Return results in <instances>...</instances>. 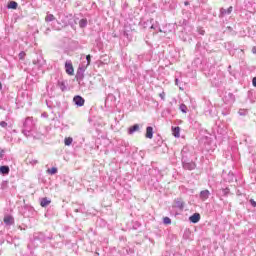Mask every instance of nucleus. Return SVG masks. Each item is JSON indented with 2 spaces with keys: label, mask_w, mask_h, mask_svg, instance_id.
<instances>
[{
  "label": "nucleus",
  "mask_w": 256,
  "mask_h": 256,
  "mask_svg": "<svg viewBox=\"0 0 256 256\" xmlns=\"http://www.w3.org/2000/svg\"><path fill=\"white\" fill-rule=\"evenodd\" d=\"M175 83H176V85H179V79H175Z\"/></svg>",
  "instance_id": "obj_34"
},
{
  "label": "nucleus",
  "mask_w": 256,
  "mask_h": 256,
  "mask_svg": "<svg viewBox=\"0 0 256 256\" xmlns=\"http://www.w3.org/2000/svg\"><path fill=\"white\" fill-rule=\"evenodd\" d=\"M17 2H15V1H11L9 4H8V6H7V8L8 9H17Z\"/></svg>",
  "instance_id": "obj_17"
},
{
  "label": "nucleus",
  "mask_w": 256,
  "mask_h": 256,
  "mask_svg": "<svg viewBox=\"0 0 256 256\" xmlns=\"http://www.w3.org/2000/svg\"><path fill=\"white\" fill-rule=\"evenodd\" d=\"M179 109L182 113H187V105L181 104Z\"/></svg>",
  "instance_id": "obj_20"
},
{
  "label": "nucleus",
  "mask_w": 256,
  "mask_h": 256,
  "mask_svg": "<svg viewBox=\"0 0 256 256\" xmlns=\"http://www.w3.org/2000/svg\"><path fill=\"white\" fill-rule=\"evenodd\" d=\"M252 85H253V87H256V77L253 78Z\"/></svg>",
  "instance_id": "obj_31"
},
{
  "label": "nucleus",
  "mask_w": 256,
  "mask_h": 256,
  "mask_svg": "<svg viewBox=\"0 0 256 256\" xmlns=\"http://www.w3.org/2000/svg\"><path fill=\"white\" fill-rule=\"evenodd\" d=\"M29 133H31V130L25 128V130H23V134L26 136V137H29Z\"/></svg>",
  "instance_id": "obj_27"
},
{
  "label": "nucleus",
  "mask_w": 256,
  "mask_h": 256,
  "mask_svg": "<svg viewBox=\"0 0 256 256\" xmlns=\"http://www.w3.org/2000/svg\"><path fill=\"white\" fill-rule=\"evenodd\" d=\"M233 13V6H230L227 10L225 8L220 9V15L223 17L225 15H231Z\"/></svg>",
  "instance_id": "obj_7"
},
{
  "label": "nucleus",
  "mask_w": 256,
  "mask_h": 256,
  "mask_svg": "<svg viewBox=\"0 0 256 256\" xmlns=\"http://www.w3.org/2000/svg\"><path fill=\"white\" fill-rule=\"evenodd\" d=\"M240 115H243V112H242V113H240Z\"/></svg>",
  "instance_id": "obj_37"
},
{
  "label": "nucleus",
  "mask_w": 256,
  "mask_h": 256,
  "mask_svg": "<svg viewBox=\"0 0 256 256\" xmlns=\"http://www.w3.org/2000/svg\"><path fill=\"white\" fill-rule=\"evenodd\" d=\"M46 61L43 59V57H38L36 60H33V65H37L38 69H41V67H44Z\"/></svg>",
  "instance_id": "obj_2"
},
{
  "label": "nucleus",
  "mask_w": 256,
  "mask_h": 256,
  "mask_svg": "<svg viewBox=\"0 0 256 256\" xmlns=\"http://www.w3.org/2000/svg\"><path fill=\"white\" fill-rule=\"evenodd\" d=\"M250 204L252 205V207H256V202H255V200L251 199V200H250Z\"/></svg>",
  "instance_id": "obj_30"
},
{
  "label": "nucleus",
  "mask_w": 256,
  "mask_h": 256,
  "mask_svg": "<svg viewBox=\"0 0 256 256\" xmlns=\"http://www.w3.org/2000/svg\"><path fill=\"white\" fill-rule=\"evenodd\" d=\"M41 207H47L48 205H51V200L48 198H42L40 201Z\"/></svg>",
  "instance_id": "obj_12"
},
{
  "label": "nucleus",
  "mask_w": 256,
  "mask_h": 256,
  "mask_svg": "<svg viewBox=\"0 0 256 256\" xmlns=\"http://www.w3.org/2000/svg\"><path fill=\"white\" fill-rule=\"evenodd\" d=\"M59 87H60L61 91L67 90V86L65 85V82H59Z\"/></svg>",
  "instance_id": "obj_21"
},
{
  "label": "nucleus",
  "mask_w": 256,
  "mask_h": 256,
  "mask_svg": "<svg viewBox=\"0 0 256 256\" xmlns=\"http://www.w3.org/2000/svg\"><path fill=\"white\" fill-rule=\"evenodd\" d=\"M0 127H3V128L7 127V122L1 121L0 122Z\"/></svg>",
  "instance_id": "obj_29"
},
{
  "label": "nucleus",
  "mask_w": 256,
  "mask_h": 256,
  "mask_svg": "<svg viewBox=\"0 0 256 256\" xmlns=\"http://www.w3.org/2000/svg\"><path fill=\"white\" fill-rule=\"evenodd\" d=\"M1 89H3V84H1V82H0V91H1Z\"/></svg>",
  "instance_id": "obj_35"
},
{
  "label": "nucleus",
  "mask_w": 256,
  "mask_h": 256,
  "mask_svg": "<svg viewBox=\"0 0 256 256\" xmlns=\"http://www.w3.org/2000/svg\"><path fill=\"white\" fill-rule=\"evenodd\" d=\"M33 119L32 118H26L25 122H24V128L25 129H29L32 130L33 129Z\"/></svg>",
  "instance_id": "obj_6"
},
{
  "label": "nucleus",
  "mask_w": 256,
  "mask_h": 256,
  "mask_svg": "<svg viewBox=\"0 0 256 256\" xmlns=\"http://www.w3.org/2000/svg\"><path fill=\"white\" fill-rule=\"evenodd\" d=\"M185 5H189V2H185Z\"/></svg>",
  "instance_id": "obj_36"
},
{
  "label": "nucleus",
  "mask_w": 256,
  "mask_h": 256,
  "mask_svg": "<svg viewBox=\"0 0 256 256\" xmlns=\"http://www.w3.org/2000/svg\"><path fill=\"white\" fill-rule=\"evenodd\" d=\"M4 223L5 225H13L15 221L13 220L12 216L7 215L4 217Z\"/></svg>",
  "instance_id": "obj_11"
},
{
  "label": "nucleus",
  "mask_w": 256,
  "mask_h": 256,
  "mask_svg": "<svg viewBox=\"0 0 256 256\" xmlns=\"http://www.w3.org/2000/svg\"><path fill=\"white\" fill-rule=\"evenodd\" d=\"M159 97L162 99V101H165V92L160 93Z\"/></svg>",
  "instance_id": "obj_28"
},
{
  "label": "nucleus",
  "mask_w": 256,
  "mask_h": 256,
  "mask_svg": "<svg viewBox=\"0 0 256 256\" xmlns=\"http://www.w3.org/2000/svg\"><path fill=\"white\" fill-rule=\"evenodd\" d=\"M200 35H205V31L204 30H200Z\"/></svg>",
  "instance_id": "obj_33"
},
{
  "label": "nucleus",
  "mask_w": 256,
  "mask_h": 256,
  "mask_svg": "<svg viewBox=\"0 0 256 256\" xmlns=\"http://www.w3.org/2000/svg\"><path fill=\"white\" fill-rule=\"evenodd\" d=\"M86 60H87L86 67H89V65H91V55H87Z\"/></svg>",
  "instance_id": "obj_25"
},
{
  "label": "nucleus",
  "mask_w": 256,
  "mask_h": 256,
  "mask_svg": "<svg viewBox=\"0 0 256 256\" xmlns=\"http://www.w3.org/2000/svg\"><path fill=\"white\" fill-rule=\"evenodd\" d=\"M73 102L75 105H77V107H83L85 105V99H83L81 96H75L73 98Z\"/></svg>",
  "instance_id": "obj_1"
},
{
  "label": "nucleus",
  "mask_w": 256,
  "mask_h": 256,
  "mask_svg": "<svg viewBox=\"0 0 256 256\" xmlns=\"http://www.w3.org/2000/svg\"><path fill=\"white\" fill-rule=\"evenodd\" d=\"M47 172L50 174V175H55V173H57V168L56 167H53L51 169H48Z\"/></svg>",
  "instance_id": "obj_22"
},
{
  "label": "nucleus",
  "mask_w": 256,
  "mask_h": 256,
  "mask_svg": "<svg viewBox=\"0 0 256 256\" xmlns=\"http://www.w3.org/2000/svg\"><path fill=\"white\" fill-rule=\"evenodd\" d=\"M79 27H81L82 29L87 27V19H81L79 21Z\"/></svg>",
  "instance_id": "obj_18"
},
{
  "label": "nucleus",
  "mask_w": 256,
  "mask_h": 256,
  "mask_svg": "<svg viewBox=\"0 0 256 256\" xmlns=\"http://www.w3.org/2000/svg\"><path fill=\"white\" fill-rule=\"evenodd\" d=\"M0 173L2 175H9V166H1L0 167Z\"/></svg>",
  "instance_id": "obj_13"
},
{
  "label": "nucleus",
  "mask_w": 256,
  "mask_h": 256,
  "mask_svg": "<svg viewBox=\"0 0 256 256\" xmlns=\"http://www.w3.org/2000/svg\"><path fill=\"white\" fill-rule=\"evenodd\" d=\"M65 69L68 75H73V73H75V70L73 69V64H71V62L65 63Z\"/></svg>",
  "instance_id": "obj_5"
},
{
  "label": "nucleus",
  "mask_w": 256,
  "mask_h": 256,
  "mask_svg": "<svg viewBox=\"0 0 256 256\" xmlns=\"http://www.w3.org/2000/svg\"><path fill=\"white\" fill-rule=\"evenodd\" d=\"M221 191H222V195L224 196L229 195V188H222Z\"/></svg>",
  "instance_id": "obj_24"
},
{
  "label": "nucleus",
  "mask_w": 256,
  "mask_h": 256,
  "mask_svg": "<svg viewBox=\"0 0 256 256\" xmlns=\"http://www.w3.org/2000/svg\"><path fill=\"white\" fill-rule=\"evenodd\" d=\"M181 128L179 126L172 128V134L176 137L179 138L181 136Z\"/></svg>",
  "instance_id": "obj_10"
},
{
  "label": "nucleus",
  "mask_w": 256,
  "mask_h": 256,
  "mask_svg": "<svg viewBox=\"0 0 256 256\" xmlns=\"http://www.w3.org/2000/svg\"><path fill=\"white\" fill-rule=\"evenodd\" d=\"M151 29H158L159 33H163V30L159 28V23L156 22V24L151 25Z\"/></svg>",
  "instance_id": "obj_19"
},
{
  "label": "nucleus",
  "mask_w": 256,
  "mask_h": 256,
  "mask_svg": "<svg viewBox=\"0 0 256 256\" xmlns=\"http://www.w3.org/2000/svg\"><path fill=\"white\" fill-rule=\"evenodd\" d=\"M200 199L201 201H207V199H209V197H211V192L209 190H202L200 192Z\"/></svg>",
  "instance_id": "obj_3"
},
{
  "label": "nucleus",
  "mask_w": 256,
  "mask_h": 256,
  "mask_svg": "<svg viewBox=\"0 0 256 256\" xmlns=\"http://www.w3.org/2000/svg\"><path fill=\"white\" fill-rule=\"evenodd\" d=\"M240 115H243V112H242V113H240Z\"/></svg>",
  "instance_id": "obj_38"
},
{
  "label": "nucleus",
  "mask_w": 256,
  "mask_h": 256,
  "mask_svg": "<svg viewBox=\"0 0 256 256\" xmlns=\"http://www.w3.org/2000/svg\"><path fill=\"white\" fill-rule=\"evenodd\" d=\"M5 151L1 150L0 151V157L3 158V155H4Z\"/></svg>",
  "instance_id": "obj_32"
},
{
  "label": "nucleus",
  "mask_w": 256,
  "mask_h": 256,
  "mask_svg": "<svg viewBox=\"0 0 256 256\" xmlns=\"http://www.w3.org/2000/svg\"><path fill=\"white\" fill-rule=\"evenodd\" d=\"M145 137H146L147 139H153V127L148 126V127L146 128V135H145Z\"/></svg>",
  "instance_id": "obj_9"
},
{
  "label": "nucleus",
  "mask_w": 256,
  "mask_h": 256,
  "mask_svg": "<svg viewBox=\"0 0 256 256\" xmlns=\"http://www.w3.org/2000/svg\"><path fill=\"white\" fill-rule=\"evenodd\" d=\"M189 221H191V223H199V221H201V214L194 213L192 216L189 217Z\"/></svg>",
  "instance_id": "obj_4"
},
{
  "label": "nucleus",
  "mask_w": 256,
  "mask_h": 256,
  "mask_svg": "<svg viewBox=\"0 0 256 256\" xmlns=\"http://www.w3.org/2000/svg\"><path fill=\"white\" fill-rule=\"evenodd\" d=\"M73 143V138L67 137L64 139V144L69 147Z\"/></svg>",
  "instance_id": "obj_16"
},
{
  "label": "nucleus",
  "mask_w": 256,
  "mask_h": 256,
  "mask_svg": "<svg viewBox=\"0 0 256 256\" xmlns=\"http://www.w3.org/2000/svg\"><path fill=\"white\" fill-rule=\"evenodd\" d=\"M135 131H139V124H135L134 126H131L129 128V134L133 135V133H135Z\"/></svg>",
  "instance_id": "obj_14"
},
{
  "label": "nucleus",
  "mask_w": 256,
  "mask_h": 256,
  "mask_svg": "<svg viewBox=\"0 0 256 256\" xmlns=\"http://www.w3.org/2000/svg\"><path fill=\"white\" fill-rule=\"evenodd\" d=\"M163 223H164V225H171V218L165 217V218L163 219Z\"/></svg>",
  "instance_id": "obj_23"
},
{
  "label": "nucleus",
  "mask_w": 256,
  "mask_h": 256,
  "mask_svg": "<svg viewBox=\"0 0 256 256\" xmlns=\"http://www.w3.org/2000/svg\"><path fill=\"white\" fill-rule=\"evenodd\" d=\"M25 55H26L25 52L22 51L19 53L18 57H19V59L23 60V59H25Z\"/></svg>",
  "instance_id": "obj_26"
},
{
  "label": "nucleus",
  "mask_w": 256,
  "mask_h": 256,
  "mask_svg": "<svg viewBox=\"0 0 256 256\" xmlns=\"http://www.w3.org/2000/svg\"><path fill=\"white\" fill-rule=\"evenodd\" d=\"M195 167H196L195 162L183 163V168L187 169L188 171H193V169H195Z\"/></svg>",
  "instance_id": "obj_8"
},
{
  "label": "nucleus",
  "mask_w": 256,
  "mask_h": 256,
  "mask_svg": "<svg viewBox=\"0 0 256 256\" xmlns=\"http://www.w3.org/2000/svg\"><path fill=\"white\" fill-rule=\"evenodd\" d=\"M45 21L47 23L51 22V21H55V16L53 14H47Z\"/></svg>",
  "instance_id": "obj_15"
}]
</instances>
